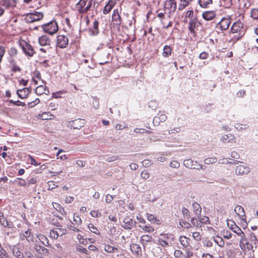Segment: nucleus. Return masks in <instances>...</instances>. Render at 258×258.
Returning a JSON list of instances; mask_svg holds the SVG:
<instances>
[{"label":"nucleus","instance_id":"1","mask_svg":"<svg viewBox=\"0 0 258 258\" xmlns=\"http://www.w3.org/2000/svg\"><path fill=\"white\" fill-rule=\"evenodd\" d=\"M257 242V238L254 234L250 235L249 239L248 240L244 233L242 236H240L239 246L244 254H245L246 252L252 250L253 244H256Z\"/></svg>","mask_w":258,"mask_h":258},{"label":"nucleus","instance_id":"2","mask_svg":"<svg viewBox=\"0 0 258 258\" xmlns=\"http://www.w3.org/2000/svg\"><path fill=\"white\" fill-rule=\"evenodd\" d=\"M92 2L89 0H80L76 5V9L80 14H85L91 10Z\"/></svg>","mask_w":258,"mask_h":258},{"label":"nucleus","instance_id":"3","mask_svg":"<svg viewBox=\"0 0 258 258\" xmlns=\"http://www.w3.org/2000/svg\"><path fill=\"white\" fill-rule=\"evenodd\" d=\"M173 241V234L167 233H161L158 237V242L159 244L163 247H168Z\"/></svg>","mask_w":258,"mask_h":258},{"label":"nucleus","instance_id":"4","mask_svg":"<svg viewBox=\"0 0 258 258\" xmlns=\"http://www.w3.org/2000/svg\"><path fill=\"white\" fill-rule=\"evenodd\" d=\"M177 4L175 0H166L164 4L165 13L167 14V18L169 19L176 11Z\"/></svg>","mask_w":258,"mask_h":258},{"label":"nucleus","instance_id":"5","mask_svg":"<svg viewBox=\"0 0 258 258\" xmlns=\"http://www.w3.org/2000/svg\"><path fill=\"white\" fill-rule=\"evenodd\" d=\"M43 31L50 35L56 33L58 30L57 22L55 21H51L49 23L43 24L42 26Z\"/></svg>","mask_w":258,"mask_h":258},{"label":"nucleus","instance_id":"6","mask_svg":"<svg viewBox=\"0 0 258 258\" xmlns=\"http://www.w3.org/2000/svg\"><path fill=\"white\" fill-rule=\"evenodd\" d=\"M43 17V14L42 13L35 11L27 14L24 19L27 23H32L41 20Z\"/></svg>","mask_w":258,"mask_h":258},{"label":"nucleus","instance_id":"7","mask_svg":"<svg viewBox=\"0 0 258 258\" xmlns=\"http://www.w3.org/2000/svg\"><path fill=\"white\" fill-rule=\"evenodd\" d=\"M231 32L232 33H238L239 37H242L245 32L243 24L240 21L235 22L231 26Z\"/></svg>","mask_w":258,"mask_h":258},{"label":"nucleus","instance_id":"8","mask_svg":"<svg viewBox=\"0 0 258 258\" xmlns=\"http://www.w3.org/2000/svg\"><path fill=\"white\" fill-rule=\"evenodd\" d=\"M232 19L230 16L223 17L217 25V27L222 31H225L229 28Z\"/></svg>","mask_w":258,"mask_h":258},{"label":"nucleus","instance_id":"9","mask_svg":"<svg viewBox=\"0 0 258 258\" xmlns=\"http://www.w3.org/2000/svg\"><path fill=\"white\" fill-rule=\"evenodd\" d=\"M69 44L68 38L64 35H58L56 37V46L60 48H66Z\"/></svg>","mask_w":258,"mask_h":258},{"label":"nucleus","instance_id":"10","mask_svg":"<svg viewBox=\"0 0 258 258\" xmlns=\"http://www.w3.org/2000/svg\"><path fill=\"white\" fill-rule=\"evenodd\" d=\"M183 164L185 166L190 169H196L198 170L204 169L203 165L198 164L197 161H194L190 159L184 160Z\"/></svg>","mask_w":258,"mask_h":258},{"label":"nucleus","instance_id":"11","mask_svg":"<svg viewBox=\"0 0 258 258\" xmlns=\"http://www.w3.org/2000/svg\"><path fill=\"white\" fill-rule=\"evenodd\" d=\"M66 230L59 228H55L51 229L49 232L50 237L56 239L59 236H61L66 234Z\"/></svg>","mask_w":258,"mask_h":258},{"label":"nucleus","instance_id":"12","mask_svg":"<svg viewBox=\"0 0 258 258\" xmlns=\"http://www.w3.org/2000/svg\"><path fill=\"white\" fill-rule=\"evenodd\" d=\"M85 125V122L83 119L78 118L74 120L70 121L68 122V126L73 129L79 130Z\"/></svg>","mask_w":258,"mask_h":258},{"label":"nucleus","instance_id":"13","mask_svg":"<svg viewBox=\"0 0 258 258\" xmlns=\"http://www.w3.org/2000/svg\"><path fill=\"white\" fill-rule=\"evenodd\" d=\"M179 241L184 248L188 249H192V247L190 244L191 240L189 238L181 235L179 237Z\"/></svg>","mask_w":258,"mask_h":258},{"label":"nucleus","instance_id":"14","mask_svg":"<svg viewBox=\"0 0 258 258\" xmlns=\"http://www.w3.org/2000/svg\"><path fill=\"white\" fill-rule=\"evenodd\" d=\"M227 225L229 228L234 233H236L238 236L240 237L244 234L240 228H239L233 221H229V222L227 223Z\"/></svg>","mask_w":258,"mask_h":258},{"label":"nucleus","instance_id":"15","mask_svg":"<svg viewBox=\"0 0 258 258\" xmlns=\"http://www.w3.org/2000/svg\"><path fill=\"white\" fill-rule=\"evenodd\" d=\"M164 13H159L157 15V17L160 19V22L163 25V28L168 29L172 26V22L169 21L168 23H166V20L167 19V16L165 17Z\"/></svg>","mask_w":258,"mask_h":258},{"label":"nucleus","instance_id":"16","mask_svg":"<svg viewBox=\"0 0 258 258\" xmlns=\"http://www.w3.org/2000/svg\"><path fill=\"white\" fill-rule=\"evenodd\" d=\"M21 45H22L23 50L26 54L29 56H32L34 55L35 53L34 50L30 44L26 41H24Z\"/></svg>","mask_w":258,"mask_h":258},{"label":"nucleus","instance_id":"17","mask_svg":"<svg viewBox=\"0 0 258 258\" xmlns=\"http://www.w3.org/2000/svg\"><path fill=\"white\" fill-rule=\"evenodd\" d=\"M17 2L16 0H0V6L7 9H11L15 8Z\"/></svg>","mask_w":258,"mask_h":258},{"label":"nucleus","instance_id":"18","mask_svg":"<svg viewBox=\"0 0 258 258\" xmlns=\"http://www.w3.org/2000/svg\"><path fill=\"white\" fill-rule=\"evenodd\" d=\"M0 224L4 227L8 228H13L14 227L13 223L9 221L7 218L4 216L3 213L0 211Z\"/></svg>","mask_w":258,"mask_h":258},{"label":"nucleus","instance_id":"19","mask_svg":"<svg viewBox=\"0 0 258 258\" xmlns=\"http://www.w3.org/2000/svg\"><path fill=\"white\" fill-rule=\"evenodd\" d=\"M112 21L113 25L119 27L121 23V18L119 14L118 9H114L112 15Z\"/></svg>","mask_w":258,"mask_h":258},{"label":"nucleus","instance_id":"20","mask_svg":"<svg viewBox=\"0 0 258 258\" xmlns=\"http://www.w3.org/2000/svg\"><path fill=\"white\" fill-rule=\"evenodd\" d=\"M20 238L21 240H24L26 239L28 242H34V236L31 233L30 229H28L24 232L20 234Z\"/></svg>","mask_w":258,"mask_h":258},{"label":"nucleus","instance_id":"21","mask_svg":"<svg viewBox=\"0 0 258 258\" xmlns=\"http://www.w3.org/2000/svg\"><path fill=\"white\" fill-rule=\"evenodd\" d=\"M249 172V167L243 165L237 166L235 169V173L237 175H242L247 174Z\"/></svg>","mask_w":258,"mask_h":258},{"label":"nucleus","instance_id":"22","mask_svg":"<svg viewBox=\"0 0 258 258\" xmlns=\"http://www.w3.org/2000/svg\"><path fill=\"white\" fill-rule=\"evenodd\" d=\"M31 89L30 88H24L22 89L18 90L17 94L19 98L22 99L26 98L31 92Z\"/></svg>","mask_w":258,"mask_h":258},{"label":"nucleus","instance_id":"23","mask_svg":"<svg viewBox=\"0 0 258 258\" xmlns=\"http://www.w3.org/2000/svg\"><path fill=\"white\" fill-rule=\"evenodd\" d=\"M116 3V0H109L106 4L103 10L104 14H107L110 13L112 9Z\"/></svg>","mask_w":258,"mask_h":258},{"label":"nucleus","instance_id":"24","mask_svg":"<svg viewBox=\"0 0 258 258\" xmlns=\"http://www.w3.org/2000/svg\"><path fill=\"white\" fill-rule=\"evenodd\" d=\"M198 27V20L196 17L191 18L189 21L188 30L192 34L195 33V29Z\"/></svg>","mask_w":258,"mask_h":258},{"label":"nucleus","instance_id":"25","mask_svg":"<svg viewBox=\"0 0 258 258\" xmlns=\"http://www.w3.org/2000/svg\"><path fill=\"white\" fill-rule=\"evenodd\" d=\"M216 16V13L214 11H208L203 12V18L207 21H210L214 19Z\"/></svg>","mask_w":258,"mask_h":258},{"label":"nucleus","instance_id":"26","mask_svg":"<svg viewBox=\"0 0 258 258\" xmlns=\"http://www.w3.org/2000/svg\"><path fill=\"white\" fill-rule=\"evenodd\" d=\"M35 93L38 95H41L43 94L48 95L49 93L48 89L47 88L45 85H39L35 89Z\"/></svg>","mask_w":258,"mask_h":258},{"label":"nucleus","instance_id":"27","mask_svg":"<svg viewBox=\"0 0 258 258\" xmlns=\"http://www.w3.org/2000/svg\"><path fill=\"white\" fill-rule=\"evenodd\" d=\"M39 43L41 46H48L50 45L51 40L46 35H42L39 37Z\"/></svg>","mask_w":258,"mask_h":258},{"label":"nucleus","instance_id":"28","mask_svg":"<svg viewBox=\"0 0 258 258\" xmlns=\"http://www.w3.org/2000/svg\"><path fill=\"white\" fill-rule=\"evenodd\" d=\"M130 249L134 255H139L142 253V248L140 245L138 244H131L130 245Z\"/></svg>","mask_w":258,"mask_h":258},{"label":"nucleus","instance_id":"29","mask_svg":"<svg viewBox=\"0 0 258 258\" xmlns=\"http://www.w3.org/2000/svg\"><path fill=\"white\" fill-rule=\"evenodd\" d=\"M167 119V116L165 114H160L159 116L154 117L153 122L155 125H158L161 122H164Z\"/></svg>","mask_w":258,"mask_h":258},{"label":"nucleus","instance_id":"30","mask_svg":"<svg viewBox=\"0 0 258 258\" xmlns=\"http://www.w3.org/2000/svg\"><path fill=\"white\" fill-rule=\"evenodd\" d=\"M123 222L124 223L123 227L126 229H130L134 225L133 220L128 216L124 218Z\"/></svg>","mask_w":258,"mask_h":258},{"label":"nucleus","instance_id":"31","mask_svg":"<svg viewBox=\"0 0 258 258\" xmlns=\"http://www.w3.org/2000/svg\"><path fill=\"white\" fill-rule=\"evenodd\" d=\"M235 212L241 220H244L245 217L244 209L240 206L237 205L234 209Z\"/></svg>","mask_w":258,"mask_h":258},{"label":"nucleus","instance_id":"32","mask_svg":"<svg viewBox=\"0 0 258 258\" xmlns=\"http://www.w3.org/2000/svg\"><path fill=\"white\" fill-rule=\"evenodd\" d=\"M146 215L147 220L151 223L156 224L157 225H160L161 224L160 220L157 219V218L154 215L147 213Z\"/></svg>","mask_w":258,"mask_h":258},{"label":"nucleus","instance_id":"33","mask_svg":"<svg viewBox=\"0 0 258 258\" xmlns=\"http://www.w3.org/2000/svg\"><path fill=\"white\" fill-rule=\"evenodd\" d=\"M9 62L10 63V66L11 67V71L14 73L16 72H20L21 71V69L19 66H18L15 59H11L9 60Z\"/></svg>","mask_w":258,"mask_h":258},{"label":"nucleus","instance_id":"34","mask_svg":"<svg viewBox=\"0 0 258 258\" xmlns=\"http://www.w3.org/2000/svg\"><path fill=\"white\" fill-rule=\"evenodd\" d=\"M153 237L147 234L143 235L140 238V242L143 245H146L148 242L152 241Z\"/></svg>","mask_w":258,"mask_h":258},{"label":"nucleus","instance_id":"35","mask_svg":"<svg viewBox=\"0 0 258 258\" xmlns=\"http://www.w3.org/2000/svg\"><path fill=\"white\" fill-rule=\"evenodd\" d=\"M172 52V49L171 46L168 45H166L164 46L163 48V51L162 53V55L164 57H168L170 55H171Z\"/></svg>","mask_w":258,"mask_h":258},{"label":"nucleus","instance_id":"36","mask_svg":"<svg viewBox=\"0 0 258 258\" xmlns=\"http://www.w3.org/2000/svg\"><path fill=\"white\" fill-rule=\"evenodd\" d=\"M193 0H180L178 4V10H182L188 6Z\"/></svg>","mask_w":258,"mask_h":258},{"label":"nucleus","instance_id":"37","mask_svg":"<svg viewBox=\"0 0 258 258\" xmlns=\"http://www.w3.org/2000/svg\"><path fill=\"white\" fill-rule=\"evenodd\" d=\"M139 227L146 232L152 233L154 231V228L150 224L146 225V224H140Z\"/></svg>","mask_w":258,"mask_h":258},{"label":"nucleus","instance_id":"38","mask_svg":"<svg viewBox=\"0 0 258 258\" xmlns=\"http://www.w3.org/2000/svg\"><path fill=\"white\" fill-rule=\"evenodd\" d=\"M193 211L196 215H199L202 212V208L199 204L197 202L192 203Z\"/></svg>","mask_w":258,"mask_h":258},{"label":"nucleus","instance_id":"39","mask_svg":"<svg viewBox=\"0 0 258 258\" xmlns=\"http://www.w3.org/2000/svg\"><path fill=\"white\" fill-rule=\"evenodd\" d=\"M13 252L14 255L17 258H24L23 253L20 251L19 248L17 246H14L13 248Z\"/></svg>","mask_w":258,"mask_h":258},{"label":"nucleus","instance_id":"40","mask_svg":"<svg viewBox=\"0 0 258 258\" xmlns=\"http://www.w3.org/2000/svg\"><path fill=\"white\" fill-rule=\"evenodd\" d=\"M37 238L45 246H48L49 245V241L47 238L44 235L40 234L37 235Z\"/></svg>","mask_w":258,"mask_h":258},{"label":"nucleus","instance_id":"41","mask_svg":"<svg viewBox=\"0 0 258 258\" xmlns=\"http://www.w3.org/2000/svg\"><path fill=\"white\" fill-rule=\"evenodd\" d=\"M222 139L224 143H234L235 140L233 138V136L232 135H226L223 136Z\"/></svg>","mask_w":258,"mask_h":258},{"label":"nucleus","instance_id":"42","mask_svg":"<svg viewBox=\"0 0 258 258\" xmlns=\"http://www.w3.org/2000/svg\"><path fill=\"white\" fill-rule=\"evenodd\" d=\"M214 241L220 247H223L224 246L225 242L223 238L219 236L214 237Z\"/></svg>","mask_w":258,"mask_h":258},{"label":"nucleus","instance_id":"43","mask_svg":"<svg viewBox=\"0 0 258 258\" xmlns=\"http://www.w3.org/2000/svg\"><path fill=\"white\" fill-rule=\"evenodd\" d=\"M88 228H89V229L90 230V231L91 232H92L97 235L100 236V233L99 230L93 224H92V223L89 224V225H88Z\"/></svg>","mask_w":258,"mask_h":258},{"label":"nucleus","instance_id":"44","mask_svg":"<svg viewBox=\"0 0 258 258\" xmlns=\"http://www.w3.org/2000/svg\"><path fill=\"white\" fill-rule=\"evenodd\" d=\"M213 3L212 0H199V3L200 6L204 8H207L210 5Z\"/></svg>","mask_w":258,"mask_h":258},{"label":"nucleus","instance_id":"45","mask_svg":"<svg viewBox=\"0 0 258 258\" xmlns=\"http://www.w3.org/2000/svg\"><path fill=\"white\" fill-rule=\"evenodd\" d=\"M104 250L108 253H113L118 250L117 248L109 244H105Z\"/></svg>","mask_w":258,"mask_h":258},{"label":"nucleus","instance_id":"46","mask_svg":"<svg viewBox=\"0 0 258 258\" xmlns=\"http://www.w3.org/2000/svg\"><path fill=\"white\" fill-rule=\"evenodd\" d=\"M64 153L63 150H59L56 154L57 159L62 160L66 159L67 158V155Z\"/></svg>","mask_w":258,"mask_h":258},{"label":"nucleus","instance_id":"47","mask_svg":"<svg viewBox=\"0 0 258 258\" xmlns=\"http://www.w3.org/2000/svg\"><path fill=\"white\" fill-rule=\"evenodd\" d=\"M250 17L254 20H258V9L253 8L251 10Z\"/></svg>","mask_w":258,"mask_h":258},{"label":"nucleus","instance_id":"48","mask_svg":"<svg viewBox=\"0 0 258 258\" xmlns=\"http://www.w3.org/2000/svg\"><path fill=\"white\" fill-rule=\"evenodd\" d=\"M235 127L236 128V130L238 131H241L247 129L248 127V125L246 124L237 123L235 125Z\"/></svg>","mask_w":258,"mask_h":258},{"label":"nucleus","instance_id":"49","mask_svg":"<svg viewBox=\"0 0 258 258\" xmlns=\"http://www.w3.org/2000/svg\"><path fill=\"white\" fill-rule=\"evenodd\" d=\"M15 181L19 186H26L27 185L26 181L22 178H17L15 179Z\"/></svg>","mask_w":258,"mask_h":258},{"label":"nucleus","instance_id":"50","mask_svg":"<svg viewBox=\"0 0 258 258\" xmlns=\"http://www.w3.org/2000/svg\"><path fill=\"white\" fill-rule=\"evenodd\" d=\"M67 92L64 90L59 91L55 93H53L52 94V97L54 98H59L61 97V95H64Z\"/></svg>","mask_w":258,"mask_h":258},{"label":"nucleus","instance_id":"51","mask_svg":"<svg viewBox=\"0 0 258 258\" xmlns=\"http://www.w3.org/2000/svg\"><path fill=\"white\" fill-rule=\"evenodd\" d=\"M174 255L175 258H185L184 254L179 249H176L174 251Z\"/></svg>","mask_w":258,"mask_h":258},{"label":"nucleus","instance_id":"52","mask_svg":"<svg viewBox=\"0 0 258 258\" xmlns=\"http://www.w3.org/2000/svg\"><path fill=\"white\" fill-rule=\"evenodd\" d=\"M217 161V159L216 157L207 158L204 160V163L206 164H212Z\"/></svg>","mask_w":258,"mask_h":258},{"label":"nucleus","instance_id":"53","mask_svg":"<svg viewBox=\"0 0 258 258\" xmlns=\"http://www.w3.org/2000/svg\"><path fill=\"white\" fill-rule=\"evenodd\" d=\"M77 238L81 244L84 245H86L88 244L87 240L84 238L83 236L81 234H78Z\"/></svg>","mask_w":258,"mask_h":258},{"label":"nucleus","instance_id":"54","mask_svg":"<svg viewBox=\"0 0 258 258\" xmlns=\"http://www.w3.org/2000/svg\"><path fill=\"white\" fill-rule=\"evenodd\" d=\"M53 208L57 211L59 213H61L62 211H63V208L61 206V205L57 203L53 202L52 203Z\"/></svg>","mask_w":258,"mask_h":258},{"label":"nucleus","instance_id":"55","mask_svg":"<svg viewBox=\"0 0 258 258\" xmlns=\"http://www.w3.org/2000/svg\"><path fill=\"white\" fill-rule=\"evenodd\" d=\"M98 26V22L97 20H95L93 22V29L94 30L92 32L93 35H97L99 33Z\"/></svg>","mask_w":258,"mask_h":258},{"label":"nucleus","instance_id":"56","mask_svg":"<svg viewBox=\"0 0 258 258\" xmlns=\"http://www.w3.org/2000/svg\"><path fill=\"white\" fill-rule=\"evenodd\" d=\"M47 184H48V189L49 190H52L58 186V185L57 184V183L55 181H52V180L49 181L47 182Z\"/></svg>","mask_w":258,"mask_h":258},{"label":"nucleus","instance_id":"57","mask_svg":"<svg viewBox=\"0 0 258 258\" xmlns=\"http://www.w3.org/2000/svg\"><path fill=\"white\" fill-rule=\"evenodd\" d=\"M141 176L142 179L146 180L149 178L150 173L147 170H144L141 173Z\"/></svg>","mask_w":258,"mask_h":258},{"label":"nucleus","instance_id":"58","mask_svg":"<svg viewBox=\"0 0 258 258\" xmlns=\"http://www.w3.org/2000/svg\"><path fill=\"white\" fill-rule=\"evenodd\" d=\"M9 54L11 57H15L18 53V51L15 47H11L8 51Z\"/></svg>","mask_w":258,"mask_h":258},{"label":"nucleus","instance_id":"59","mask_svg":"<svg viewBox=\"0 0 258 258\" xmlns=\"http://www.w3.org/2000/svg\"><path fill=\"white\" fill-rule=\"evenodd\" d=\"M77 250L79 252L85 253L87 255H89L90 253V252L87 250L86 248L81 245H79V246L77 247Z\"/></svg>","mask_w":258,"mask_h":258},{"label":"nucleus","instance_id":"60","mask_svg":"<svg viewBox=\"0 0 258 258\" xmlns=\"http://www.w3.org/2000/svg\"><path fill=\"white\" fill-rule=\"evenodd\" d=\"M192 236L193 238L197 241H199L202 239V235H201L200 232H192Z\"/></svg>","mask_w":258,"mask_h":258},{"label":"nucleus","instance_id":"61","mask_svg":"<svg viewBox=\"0 0 258 258\" xmlns=\"http://www.w3.org/2000/svg\"><path fill=\"white\" fill-rule=\"evenodd\" d=\"M90 214L93 217L95 218H99L101 216V214L98 210H92L91 211Z\"/></svg>","mask_w":258,"mask_h":258},{"label":"nucleus","instance_id":"62","mask_svg":"<svg viewBox=\"0 0 258 258\" xmlns=\"http://www.w3.org/2000/svg\"><path fill=\"white\" fill-rule=\"evenodd\" d=\"M179 224L182 227L186 229H188L191 227L190 223L184 221H180Z\"/></svg>","mask_w":258,"mask_h":258},{"label":"nucleus","instance_id":"63","mask_svg":"<svg viewBox=\"0 0 258 258\" xmlns=\"http://www.w3.org/2000/svg\"><path fill=\"white\" fill-rule=\"evenodd\" d=\"M9 102L10 103H12L14 105H17V106H24L25 105V103L24 102H22L19 100L18 101H13V100H10Z\"/></svg>","mask_w":258,"mask_h":258},{"label":"nucleus","instance_id":"64","mask_svg":"<svg viewBox=\"0 0 258 258\" xmlns=\"http://www.w3.org/2000/svg\"><path fill=\"white\" fill-rule=\"evenodd\" d=\"M203 244L207 247H211L213 246V242L209 239H205L203 242Z\"/></svg>","mask_w":258,"mask_h":258}]
</instances>
